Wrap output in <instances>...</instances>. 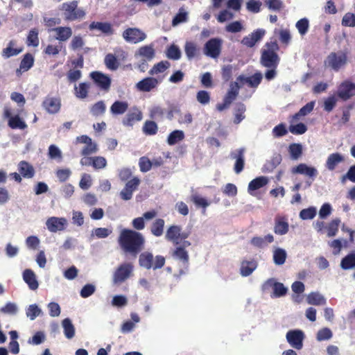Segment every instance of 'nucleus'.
I'll use <instances>...</instances> for the list:
<instances>
[{
	"mask_svg": "<svg viewBox=\"0 0 355 355\" xmlns=\"http://www.w3.org/2000/svg\"><path fill=\"white\" fill-rule=\"evenodd\" d=\"M295 26L299 33L301 35H304L309 31V21L306 18L300 19L296 22Z\"/></svg>",
	"mask_w": 355,
	"mask_h": 355,
	"instance_id": "nucleus-59",
	"label": "nucleus"
},
{
	"mask_svg": "<svg viewBox=\"0 0 355 355\" xmlns=\"http://www.w3.org/2000/svg\"><path fill=\"white\" fill-rule=\"evenodd\" d=\"M20 174L25 178H32L35 175V170L32 165L26 161H21L18 164Z\"/></svg>",
	"mask_w": 355,
	"mask_h": 355,
	"instance_id": "nucleus-28",
	"label": "nucleus"
},
{
	"mask_svg": "<svg viewBox=\"0 0 355 355\" xmlns=\"http://www.w3.org/2000/svg\"><path fill=\"white\" fill-rule=\"evenodd\" d=\"M118 243L123 252L130 253L135 257L144 248L145 239L143 235L137 231L123 229L120 232Z\"/></svg>",
	"mask_w": 355,
	"mask_h": 355,
	"instance_id": "nucleus-1",
	"label": "nucleus"
},
{
	"mask_svg": "<svg viewBox=\"0 0 355 355\" xmlns=\"http://www.w3.org/2000/svg\"><path fill=\"white\" fill-rule=\"evenodd\" d=\"M288 151L293 159H297L302 154V146L300 144H291L288 147Z\"/></svg>",
	"mask_w": 355,
	"mask_h": 355,
	"instance_id": "nucleus-56",
	"label": "nucleus"
},
{
	"mask_svg": "<svg viewBox=\"0 0 355 355\" xmlns=\"http://www.w3.org/2000/svg\"><path fill=\"white\" fill-rule=\"evenodd\" d=\"M184 51L189 60L197 56L199 49L193 42H187L184 45Z\"/></svg>",
	"mask_w": 355,
	"mask_h": 355,
	"instance_id": "nucleus-46",
	"label": "nucleus"
},
{
	"mask_svg": "<svg viewBox=\"0 0 355 355\" xmlns=\"http://www.w3.org/2000/svg\"><path fill=\"white\" fill-rule=\"evenodd\" d=\"M347 53L345 51L331 52L324 61V66L334 71H338L347 63Z\"/></svg>",
	"mask_w": 355,
	"mask_h": 355,
	"instance_id": "nucleus-4",
	"label": "nucleus"
},
{
	"mask_svg": "<svg viewBox=\"0 0 355 355\" xmlns=\"http://www.w3.org/2000/svg\"><path fill=\"white\" fill-rule=\"evenodd\" d=\"M189 233L182 232L180 225H173L168 227L166 230L165 238L171 241L174 245H178L183 241H187Z\"/></svg>",
	"mask_w": 355,
	"mask_h": 355,
	"instance_id": "nucleus-6",
	"label": "nucleus"
},
{
	"mask_svg": "<svg viewBox=\"0 0 355 355\" xmlns=\"http://www.w3.org/2000/svg\"><path fill=\"white\" fill-rule=\"evenodd\" d=\"M287 254L285 250L277 248L273 252V261L276 265H283L286 259Z\"/></svg>",
	"mask_w": 355,
	"mask_h": 355,
	"instance_id": "nucleus-43",
	"label": "nucleus"
},
{
	"mask_svg": "<svg viewBox=\"0 0 355 355\" xmlns=\"http://www.w3.org/2000/svg\"><path fill=\"white\" fill-rule=\"evenodd\" d=\"M348 241L347 240L334 239L329 243V246L333 249V254L336 255L338 254L343 246H347Z\"/></svg>",
	"mask_w": 355,
	"mask_h": 355,
	"instance_id": "nucleus-53",
	"label": "nucleus"
},
{
	"mask_svg": "<svg viewBox=\"0 0 355 355\" xmlns=\"http://www.w3.org/2000/svg\"><path fill=\"white\" fill-rule=\"evenodd\" d=\"M332 336L333 334L331 329L327 327H324L318 331L316 338L318 341H323L331 339Z\"/></svg>",
	"mask_w": 355,
	"mask_h": 355,
	"instance_id": "nucleus-60",
	"label": "nucleus"
},
{
	"mask_svg": "<svg viewBox=\"0 0 355 355\" xmlns=\"http://www.w3.org/2000/svg\"><path fill=\"white\" fill-rule=\"evenodd\" d=\"M274 241V236L268 234L264 237L260 236H254L250 240V243L257 248H263L268 245V243H271Z\"/></svg>",
	"mask_w": 355,
	"mask_h": 355,
	"instance_id": "nucleus-25",
	"label": "nucleus"
},
{
	"mask_svg": "<svg viewBox=\"0 0 355 355\" xmlns=\"http://www.w3.org/2000/svg\"><path fill=\"white\" fill-rule=\"evenodd\" d=\"M270 287L273 288V295L275 297L284 296L288 291L287 288L282 283L277 282L272 278L268 279L263 286L264 290Z\"/></svg>",
	"mask_w": 355,
	"mask_h": 355,
	"instance_id": "nucleus-17",
	"label": "nucleus"
},
{
	"mask_svg": "<svg viewBox=\"0 0 355 355\" xmlns=\"http://www.w3.org/2000/svg\"><path fill=\"white\" fill-rule=\"evenodd\" d=\"M268 178L263 176H260L252 180L248 184V192L251 193L252 191H256L268 184Z\"/></svg>",
	"mask_w": 355,
	"mask_h": 355,
	"instance_id": "nucleus-34",
	"label": "nucleus"
},
{
	"mask_svg": "<svg viewBox=\"0 0 355 355\" xmlns=\"http://www.w3.org/2000/svg\"><path fill=\"white\" fill-rule=\"evenodd\" d=\"M184 139V133L182 130H175L171 132L167 138V143L173 146Z\"/></svg>",
	"mask_w": 355,
	"mask_h": 355,
	"instance_id": "nucleus-44",
	"label": "nucleus"
},
{
	"mask_svg": "<svg viewBox=\"0 0 355 355\" xmlns=\"http://www.w3.org/2000/svg\"><path fill=\"white\" fill-rule=\"evenodd\" d=\"M128 108V103L125 101H116L110 107V112L114 115L124 114Z\"/></svg>",
	"mask_w": 355,
	"mask_h": 355,
	"instance_id": "nucleus-38",
	"label": "nucleus"
},
{
	"mask_svg": "<svg viewBox=\"0 0 355 355\" xmlns=\"http://www.w3.org/2000/svg\"><path fill=\"white\" fill-rule=\"evenodd\" d=\"M165 114V109L159 105L153 107L150 110V116L151 119L155 120H163Z\"/></svg>",
	"mask_w": 355,
	"mask_h": 355,
	"instance_id": "nucleus-50",
	"label": "nucleus"
},
{
	"mask_svg": "<svg viewBox=\"0 0 355 355\" xmlns=\"http://www.w3.org/2000/svg\"><path fill=\"white\" fill-rule=\"evenodd\" d=\"M257 267V262L255 260L243 261L241 262L240 272L243 277L250 275Z\"/></svg>",
	"mask_w": 355,
	"mask_h": 355,
	"instance_id": "nucleus-29",
	"label": "nucleus"
},
{
	"mask_svg": "<svg viewBox=\"0 0 355 355\" xmlns=\"http://www.w3.org/2000/svg\"><path fill=\"white\" fill-rule=\"evenodd\" d=\"M266 33L263 29H257L247 36H245L242 40L241 44L248 48L253 47L258 42L261 40Z\"/></svg>",
	"mask_w": 355,
	"mask_h": 355,
	"instance_id": "nucleus-16",
	"label": "nucleus"
},
{
	"mask_svg": "<svg viewBox=\"0 0 355 355\" xmlns=\"http://www.w3.org/2000/svg\"><path fill=\"white\" fill-rule=\"evenodd\" d=\"M89 77L101 90L106 92L110 90L112 80L108 75L98 71H94L90 73Z\"/></svg>",
	"mask_w": 355,
	"mask_h": 355,
	"instance_id": "nucleus-9",
	"label": "nucleus"
},
{
	"mask_svg": "<svg viewBox=\"0 0 355 355\" xmlns=\"http://www.w3.org/2000/svg\"><path fill=\"white\" fill-rule=\"evenodd\" d=\"M246 107L244 103L241 102L236 103L234 107V123L235 124L240 123L245 117V112Z\"/></svg>",
	"mask_w": 355,
	"mask_h": 355,
	"instance_id": "nucleus-33",
	"label": "nucleus"
},
{
	"mask_svg": "<svg viewBox=\"0 0 355 355\" xmlns=\"http://www.w3.org/2000/svg\"><path fill=\"white\" fill-rule=\"evenodd\" d=\"M289 231L288 218L285 216L277 215L275 218L274 232L277 235H285Z\"/></svg>",
	"mask_w": 355,
	"mask_h": 355,
	"instance_id": "nucleus-20",
	"label": "nucleus"
},
{
	"mask_svg": "<svg viewBox=\"0 0 355 355\" xmlns=\"http://www.w3.org/2000/svg\"><path fill=\"white\" fill-rule=\"evenodd\" d=\"M41 313V309L35 304L30 305L26 311V316L31 320H35Z\"/></svg>",
	"mask_w": 355,
	"mask_h": 355,
	"instance_id": "nucleus-64",
	"label": "nucleus"
},
{
	"mask_svg": "<svg viewBox=\"0 0 355 355\" xmlns=\"http://www.w3.org/2000/svg\"><path fill=\"white\" fill-rule=\"evenodd\" d=\"M42 107L51 114L58 113L61 107V101L59 98L46 96L42 102Z\"/></svg>",
	"mask_w": 355,
	"mask_h": 355,
	"instance_id": "nucleus-19",
	"label": "nucleus"
},
{
	"mask_svg": "<svg viewBox=\"0 0 355 355\" xmlns=\"http://www.w3.org/2000/svg\"><path fill=\"white\" fill-rule=\"evenodd\" d=\"M62 326L65 337L71 339L75 336V327L69 318H65L62 321Z\"/></svg>",
	"mask_w": 355,
	"mask_h": 355,
	"instance_id": "nucleus-36",
	"label": "nucleus"
},
{
	"mask_svg": "<svg viewBox=\"0 0 355 355\" xmlns=\"http://www.w3.org/2000/svg\"><path fill=\"white\" fill-rule=\"evenodd\" d=\"M34 64V58L31 53H26L20 63L19 70L27 71L29 70Z\"/></svg>",
	"mask_w": 355,
	"mask_h": 355,
	"instance_id": "nucleus-47",
	"label": "nucleus"
},
{
	"mask_svg": "<svg viewBox=\"0 0 355 355\" xmlns=\"http://www.w3.org/2000/svg\"><path fill=\"white\" fill-rule=\"evenodd\" d=\"M171 66V64L168 61L164 60L161 61L156 64H155L153 68L149 71L150 75L157 74L159 73H163L167 69H168Z\"/></svg>",
	"mask_w": 355,
	"mask_h": 355,
	"instance_id": "nucleus-52",
	"label": "nucleus"
},
{
	"mask_svg": "<svg viewBox=\"0 0 355 355\" xmlns=\"http://www.w3.org/2000/svg\"><path fill=\"white\" fill-rule=\"evenodd\" d=\"M191 245V242L189 241H183L178 245H175V248L172 252V257L182 262L184 266L188 267L189 263V256L187 248Z\"/></svg>",
	"mask_w": 355,
	"mask_h": 355,
	"instance_id": "nucleus-10",
	"label": "nucleus"
},
{
	"mask_svg": "<svg viewBox=\"0 0 355 355\" xmlns=\"http://www.w3.org/2000/svg\"><path fill=\"white\" fill-rule=\"evenodd\" d=\"M336 95L343 101H347L355 96V83L349 80L343 81L338 86Z\"/></svg>",
	"mask_w": 355,
	"mask_h": 355,
	"instance_id": "nucleus-8",
	"label": "nucleus"
},
{
	"mask_svg": "<svg viewBox=\"0 0 355 355\" xmlns=\"http://www.w3.org/2000/svg\"><path fill=\"white\" fill-rule=\"evenodd\" d=\"M288 343L295 349H301L303 347L304 335L301 330H290L286 334Z\"/></svg>",
	"mask_w": 355,
	"mask_h": 355,
	"instance_id": "nucleus-13",
	"label": "nucleus"
},
{
	"mask_svg": "<svg viewBox=\"0 0 355 355\" xmlns=\"http://www.w3.org/2000/svg\"><path fill=\"white\" fill-rule=\"evenodd\" d=\"M17 311V306L14 302H8L0 309L1 313L8 315H15Z\"/></svg>",
	"mask_w": 355,
	"mask_h": 355,
	"instance_id": "nucleus-63",
	"label": "nucleus"
},
{
	"mask_svg": "<svg viewBox=\"0 0 355 355\" xmlns=\"http://www.w3.org/2000/svg\"><path fill=\"white\" fill-rule=\"evenodd\" d=\"M142 130L146 135H155L158 131V126L153 121H146L143 125Z\"/></svg>",
	"mask_w": 355,
	"mask_h": 355,
	"instance_id": "nucleus-51",
	"label": "nucleus"
},
{
	"mask_svg": "<svg viewBox=\"0 0 355 355\" xmlns=\"http://www.w3.org/2000/svg\"><path fill=\"white\" fill-rule=\"evenodd\" d=\"M164 220L162 218L156 219L151 225L150 232L155 236H161L164 232Z\"/></svg>",
	"mask_w": 355,
	"mask_h": 355,
	"instance_id": "nucleus-42",
	"label": "nucleus"
},
{
	"mask_svg": "<svg viewBox=\"0 0 355 355\" xmlns=\"http://www.w3.org/2000/svg\"><path fill=\"white\" fill-rule=\"evenodd\" d=\"M23 279L28 284L31 290L35 291L38 288L39 284L36 279V275L31 269H26L24 270Z\"/></svg>",
	"mask_w": 355,
	"mask_h": 355,
	"instance_id": "nucleus-23",
	"label": "nucleus"
},
{
	"mask_svg": "<svg viewBox=\"0 0 355 355\" xmlns=\"http://www.w3.org/2000/svg\"><path fill=\"white\" fill-rule=\"evenodd\" d=\"M166 55L168 59L177 60L181 58V51L177 45L171 44L167 49Z\"/></svg>",
	"mask_w": 355,
	"mask_h": 355,
	"instance_id": "nucleus-55",
	"label": "nucleus"
},
{
	"mask_svg": "<svg viewBox=\"0 0 355 355\" xmlns=\"http://www.w3.org/2000/svg\"><path fill=\"white\" fill-rule=\"evenodd\" d=\"M139 184L140 180L137 177H134L128 180L120 192L121 198L123 200H130L132 198L133 192L138 189Z\"/></svg>",
	"mask_w": 355,
	"mask_h": 355,
	"instance_id": "nucleus-12",
	"label": "nucleus"
},
{
	"mask_svg": "<svg viewBox=\"0 0 355 355\" xmlns=\"http://www.w3.org/2000/svg\"><path fill=\"white\" fill-rule=\"evenodd\" d=\"M61 10L62 11L64 20L69 21L82 19L86 15L83 8L78 7V1L63 3L61 6Z\"/></svg>",
	"mask_w": 355,
	"mask_h": 355,
	"instance_id": "nucleus-3",
	"label": "nucleus"
},
{
	"mask_svg": "<svg viewBox=\"0 0 355 355\" xmlns=\"http://www.w3.org/2000/svg\"><path fill=\"white\" fill-rule=\"evenodd\" d=\"M141 119V112L136 110L126 114L125 117L123 119V123L127 126H132L136 121H139Z\"/></svg>",
	"mask_w": 355,
	"mask_h": 355,
	"instance_id": "nucleus-32",
	"label": "nucleus"
},
{
	"mask_svg": "<svg viewBox=\"0 0 355 355\" xmlns=\"http://www.w3.org/2000/svg\"><path fill=\"white\" fill-rule=\"evenodd\" d=\"M16 42L15 40H10L8 44V46L3 49L2 52V55L4 58H8L12 56H15L20 53L23 49L22 48H14L15 46Z\"/></svg>",
	"mask_w": 355,
	"mask_h": 355,
	"instance_id": "nucleus-37",
	"label": "nucleus"
},
{
	"mask_svg": "<svg viewBox=\"0 0 355 355\" xmlns=\"http://www.w3.org/2000/svg\"><path fill=\"white\" fill-rule=\"evenodd\" d=\"M316 215V209L313 207H310L306 209H304L300 212V217L302 220H311L313 219Z\"/></svg>",
	"mask_w": 355,
	"mask_h": 355,
	"instance_id": "nucleus-62",
	"label": "nucleus"
},
{
	"mask_svg": "<svg viewBox=\"0 0 355 355\" xmlns=\"http://www.w3.org/2000/svg\"><path fill=\"white\" fill-rule=\"evenodd\" d=\"M307 302L311 305L320 306L326 304V299L320 293L318 292H312L309 293L306 298Z\"/></svg>",
	"mask_w": 355,
	"mask_h": 355,
	"instance_id": "nucleus-35",
	"label": "nucleus"
},
{
	"mask_svg": "<svg viewBox=\"0 0 355 355\" xmlns=\"http://www.w3.org/2000/svg\"><path fill=\"white\" fill-rule=\"evenodd\" d=\"M56 33L55 39L65 42L69 40L72 35V30L68 26H59L53 29Z\"/></svg>",
	"mask_w": 355,
	"mask_h": 355,
	"instance_id": "nucleus-27",
	"label": "nucleus"
},
{
	"mask_svg": "<svg viewBox=\"0 0 355 355\" xmlns=\"http://www.w3.org/2000/svg\"><path fill=\"white\" fill-rule=\"evenodd\" d=\"M340 223L341 220L339 218H336L328 223L326 227L328 237H333L337 234Z\"/></svg>",
	"mask_w": 355,
	"mask_h": 355,
	"instance_id": "nucleus-41",
	"label": "nucleus"
},
{
	"mask_svg": "<svg viewBox=\"0 0 355 355\" xmlns=\"http://www.w3.org/2000/svg\"><path fill=\"white\" fill-rule=\"evenodd\" d=\"M67 220L64 218L51 217L46 222L48 230L51 232L62 231L64 229Z\"/></svg>",
	"mask_w": 355,
	"mask_h": 355,
	"instance_id": "nucleus-21",
	"label": "nucleus"
},
{
	"mask_svg": "<svg viewBox=\"0 0 355 355\" xmlns=\"http://www.w3.org/2000/svg\"><path fill=\"white\" fill-rule=\"evenodd\" d=\"M89 28L90 31L98 30L101 33L107 35H111L114 33V29L112 24L109 22L92 21Z\"/></svg>",
	"mask_w": 355,
	"mask_h": 355,
	"instance_id": "nucleus-22",
	"label": "nucleus"
},
{
	"mask_svg": "<svg viewBox=\"0 0 355 355\" xmlns=\"http://www.w3.org/2000/svg\"><path fill=\"white\" fill-rule=\"evenodd\" d=\"M133 268V265L130 263H123L119 265L113 274V283L119 284L124 282L132 275Z\"/></svg>",
	"mask_w": 355,
	"mask_h": 355,
	"instance_id": "nucleus-7",
	"label": "nucleus"
},
{
	"mask_svg": "<svg viewBox=\"0 0 355 355\" xmlns=\"http://www.w3.org/2000/svg\"><path fill=\"white\" fill-rule=\"evenodd\" d=\"M161 80L153 78V77H146L143 78L141 80L139 81L136 84V89L141 92H151L158 87Z\"/></svg>",
	"mask_w": 355,
	"mask_h": 355,
	"instance_id": "nucleus-15",
	"label": "nucleus"
},
{
	"mask_svg": "<svg viewBox=\"0 0 355 355\" xmlns=\"http://www.w3.org/2000/svg\"><path fill=\"white\" fill-rule=\"evenodd\" d=\"M139 263L141 267L148 270L150 268L157 270L164 266L165 258L162 255H157L154 258L152 253L144 252L139 255Z\"/></svg>",
	"mask_w": 355,
	"mask_h": 355,
	"instance_id": "nucleus-5",
	"label": "nucleus"
},
{
	"mask_svg": "<svg viewBox=\"0 0 355 355\" xmlns=\"http://www.w3.org/2000/svg\"><path fill=\"white\" fill-rule=\"evenodd\" d=\"M8 126L12 129L24 130L27 128V125L19 115L10 117L8 120Z\"/></svg>",
	"mask_w": 355,
	"mask_h": 355,
	"instance_id": "nucleus-45",
	"label": "nucleus"
},
{
	"mask_svg": "<svg viewBox=\"0 0 355 355\" xmlns=\"http://www.w3.org/2000/svg\"><path fill=\"white\" fill-rule=\"evenodd\" d=\"M104 62L106 67L112 71L116 70L119 66V62L112 53H108L105 55Z\"/></svg>",
	"mask_w": 355,
	"mask_h": 355,
	"instance_id": "nucleus-49",
	"label": "nucleus"
},
{
	"mask_svg": "<svg viewBox=\"0 0 355 355\" xmlns=\"http://www.w3.org/2000/svg\"><path fill=\"white\" fill-rule=\"evenodd\" d=\"M337 103V97L335 94L328 96L324 101V110L330 112L335 107Z\"/></svg>",
	"mask_w": 355,
	"mask_h": 355,
	"instance_id": "nucleus-61",
	"label": "nucleus"
},
{
	"mask_svg": "<svg viewBox=\"0 0 355 355\" xmlns=\"http://www.w3.org/2000/svg\"><path fill=\"white\" fill-rule=\"evenodd\" d=\"M105 105L103 101H99L91 107V113L93 116H98L102 115L105 112Z\"/></svg>",
	"mask_w": 355,
	"mask_h": 355,
	"instance_id": "nucleus-58",
	"label": "nucleus"
},
{
	"mask_svg": "<svg viewBox=\"0 0 355 355\" xmlns=\"http://www.w3.org/2000/svg\"><path fill=\"white\" fill-rule=\"evenodd\" d=\"M232 157L236 159L234 170L236 173H240L244 168V149L237 150V153L234 155L232 154Z\"/></svg>",
	"mask_w": 355,
	"mask_h": 355,
	"instance_id": "nucleus-31",
	"label": "nucleus"
},
{
	"mask_svg": "<svg viewBox=\"0 0 355 355\" xmlns=\"http://www.w3.org/2000/svg\"><path fill=\"white\" fill-rule=\"evenodd\" d=\"M315 106V101H311L303 106L297 113H295L293 118L295 120H298L301 116H306L311 113Z\"/></svg>",
	"mask_w": 355,
	"mask_h": 355,
	"instance_id": "nucleus-48",
	"label": "nucleus"
},
{
	"mask_svg": "<svg viewBox=\"0 0 355 355\" xmlns=\"http://www.w3.org/2000/svg\"><path fill=\"white\" fill-rule=\"evenodd\" d=\"M38 30L37 28L31 29L27 36L26 44L28 46L36 47L39 45Z\"/></svg>",
	"mask_w": 355,
	"mask_h": 355,
	"instance_id": "nucleus-54",
	"label": "nucleus"
},
{
	"mask_svg": "<svg viewBox=\"0 0 355 355\" xmlns=\"http://www.w3.org/2000/svg\"><path fill=\"white\" fill-rule=\"evenodd\" d=\"M279 50V46L275 40L266 42L261 49L260 58L261 65L267 68H277L280 61L277 54Z\"/></svg>",
	"mask_w": 355,
	"mask_h": 355,
	"instance_id": "nucleus-2",
	"label": "nucleus"
},
{
	"mask_svg": "<svg viewBox=\"0 0 355 355\" xmlns=\"http://www.w3.org/2000/svg\"><path fill=\"white\" fill-rule=\"evenodd\" d=\"M343 161L344 157L341 154L338 153L330 154L326 162V167L329 171H334L336 166Z\"/></svg>",
	"mask_w": 355,
	"mask_h": 355,
	"instance_id": "nucleus-30",
	"label": "nucleus"
},
{
	"mask_svg": "<svg viewBox=\"0 0 355 355\" xmlns=\"http://www.w3.org/2000/svg\"><path fill=\"white\" fill-rule=\"evenodd\" d=\"M222 41L218 38H211L204 46L205 54L211 58H218L221 53Z\"/></svg>",
	"mask_w": 355,
	"mask_h": 355,
	"instance_id": "nucleus-11",
	"label": "nucleus"
},
{
	"mask_svg": "<svg viewBox=\"0 0 355 355\" xmlns=\"http://www.w3.org/2000/svg\"><path fill=\"white\" fill-rule=\"evenodd\" d=\"M292 172L306 175L313 179L318 175V171L314 167L308 166L306 164H300L292 169Z\"/></svg>",
	"mask_w": 355,
	"mask_h": 355,
	"instance_id": "nucleus-24",
	"label": "nucleus"
},
{
	"mask_svg": "<svg viewBox=\"0 0 355 355\" xmlns=\"http://www.w3.org/2000/svg\"><path fill=\"white\" fill-rule=\"evenodd\" d=\"M241 85L238 82H232L230 85V89L224 96L223 100L232 104V103L236 98L239 93Z\"/></svg>",
	"mask_w": 355,
	"mask_h": 355,
	"instance_id": "nucleus-26",
	"label": "nucleus"
},
{
	"mask_svg": "<svg viewBox=\"0 0 355 355\" xmlns=\"http://www.w3.org/2000/svg\"><path fill=\"white\" fill-rule=\"evenodd\" d=\"M139 54L145 58L144 61L150 60L155 56V51L150 46H141L139 49Z\"/></svg>",
	"mask_w": 355,
	"mask_h": 355,
	"instance_id": "nucleus-57",
	"label": "nucleus"
},
{
	"mask_svg": "<svg viewBox=\"0 0 355 355\" xmlns=\"http://www.w3.org/2000/svg\"><path fill=\"white\" fill-rule=\"evenodd\" d=\"M262 74L260 72H257L250 77H245L243 75H240L236 78V81L241 87L245 84H248L250 87H257L261 83L262 80Z\"/></svg>",
	"mask_w": 355,
	"mask_h": 355,
	"instance_id": "nucleus-18",
	"label": "nucleus"
},
{
	"mask_svg": "<svg viewBox=\"0 0 355 355\" xmlns=\"http://www.w3.org/2000/svg\"><path fill=\"white\" fill-rule=\"evenodd\" d=\"M89 89V84L87 83H81L78 85L74 87L75 96L80 99H84L87 97Z\"/></svg>",
	"mask_w": 355,
	"mask_h": 355,
	"instance_id": "nucleus-39",
	"label": "nucleus"
},
{
	"mask_svg": "<svg viewBox=\"0 0 355 355\" xmlns=\"http://www.w3.org/2000/svg\"><path fill=\"white\" fill-rule=\"evenodd\" d=\"M146 34L136 28H128L123 33L124 40L130 43L137 44L146 38Z\"/></svg>",
	"mask_w": 355,
	"mask_h": 355,
	"instance_id": "nucleus-14",
	"label": "nucleus"
},
{
	"mask_svg": "<svg viewBox=\"0 0 355 355\" xmlns=\"http://www.w3.org/2000/svg\"><path fill=\"white\" fill-rule=\"evenodd\" d=\"M340 267L343 270L355 268V253L351 252L344 257L340 261Z\"/></svg>",
	"mask_w": 355,
	"mask_h": 355,
	"instance_id": "nucleus-40",
	"label": "nucleus"
}]
</instances>
